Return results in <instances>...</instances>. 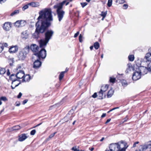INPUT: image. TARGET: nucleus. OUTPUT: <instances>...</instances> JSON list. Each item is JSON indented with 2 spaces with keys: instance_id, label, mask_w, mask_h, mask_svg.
I'll list each match as a JSON object with an SVG mask.
<instances>
[{
  "instance_id": "nucleus-21",
  "label": "nucleus",
  "mask_w": 151,
  "mask_h": 151,
  "mask_svg": "<svg viewBox=\"0 0 151 151\" xmlns=\"http://www.w3.org/2000/svg\"><path fill=\"white\" fill-rule=\"evenodd\" d=\"M73 113V109H72L69 112V113L66 115V116L64 117L65 119H66L68 117H71L72 116L71 115Z\"/></svg>"
},
{
  "instance_id": "nucleus-8",
  "label": "nucleus",
  "mask_w": 151,
  "mask_h": 151,
  "mask_svg": "<svg viewBox=\"0 0 151 151\" xmlns=\"http://www.w3.org/2000/svg\"><path fill=\"white\" fill-rule=\"evenodd\" d=\"M39 50L40 51L37 53L36 55L38 56L40 59L41 58H45L47 55L46 50L44 48H42Z\"/></svg>"
},
{
  "instance_id": "nucleus-30",
  "label": "nucleus",
  "mask_w": 151,
  "mask_h": 151,
  "mask_svg": "<svg viewBox=\"0 0 151 151\" xmlns=\"http://www.w3.org/2000/svg\"><path fill=\"white\" fill-rule=\"evenodd\" d=\"M19 13V11L18 10H16L14 11L13 12H12L11 14V16H13L15 15L18 14Z\"/></svg>"
},
{
  "instance_id": "nucleus-7",
  "label": "nucleus",
  "mask_w": 151,
  "mask_h": 151,
  "mask_svg": "<svg viewBox=\"0 0 151 151\" xmlns=\"http://www.w3.org/2000/svg\"><path fill=\"white\" fill-rule=\"evenodd\" d=\"M121 145L119 143H113L110 145L109 148L110 151H118L120 150H125L123 147H121Z\"/></svg>"
},
{
  "instance_id": "nucleus-42",
  "label": "nucleus",
  "mask_w": 151,
  "mask_h": 151,
  "mask_svg": "<svg viewBox=\"0 0 151 151\" xmlns=\"http://www.w3.org/2000/svg\"><path fill=\"white\" fill-rule=\"evenodd\" d=\"M82 38H83V37L80 34L79 35V41L80 42H82V41H83Z\"/></svg>"
},
{
  "instance_id": "nucleus-60",
  "label": "nucleus",
  "mask_w": 151,
  "mask_h": 151,
  "mask_svg": "<svg viewBox=\"0 0 151 151\" xmlns=\"http://www.w3.org/2000/svg\"><path fill=\"white\" fill-rule=\"evenodd\" d=\"M55 107V105H53V106H50V109H52V108H54V107Z\"/></svg>"
},
{
  "instance_id": "nucleus-20",
  "label": "nucleus",
  "mask_w": 151,
  "mask_h": 151,
  "mask_svg": "<svg viewBox=\"0 0 151 151\" xmlns=\"http://www.w3.org/2000/svg\"><path fill=\"white\" fill-rule=\"evenodd\" d=\"M108 88V86L107 85H103L101 87L100 91L103 93L106 91Z\"/></svg>"
},
{
  "instance_id": "nucleus-9",
  "label": "nucleus",
  "mask_w": 151,
  "mask_h": 151,
  "mask_svg": "<svg viewBox=\"0 0 151 151\" xmlns=\"http://www.w3.org/2000/svg\"><path fill=\"white\" fill-rule=\"evenodd\" d=\"M141 74L138 70L135 71L134 72L132 78L134 81H136L140 79L141 78Z\"/></svg>"
},
{
  "instance_id": "nucleus-3",
  "label": "nucleus",
  "mask_w": 151,
  "mask_h": 151,
  "mask_svg": "<svg viewBox=\"0 0 151 151\" xmlns=\"http://www.w3.org/2000/svg\"><path fill=\"white\" fill-rule=\"evenodd\" d=\"M39 16L37 19H52L50 9L45 8L39 12Z\"/></svg>"
},
{
  "instance_id": "nucleus-52",
  "label": "nucleus",
  "mask_w": 151,
  "mask_h": 151,
  "mask_svg": "<svg viewBox=\"0 0 151 151\" xmlns=\"http://www.w3.org/2000/svg\"><path fill=\"white\" fill-rule=\"evenodd\" d=\"M79 32H77L75 34L74 37H77L78 36V35H79Z\"/></svg>"
},
{
  "instance_id": "nucleus-40",
  "label": "nucleus",
  "mask_w": 151,
  "mask_h": 151,
  "mask_svg": "<svg viewBox=\"0 0 151 151\" xmlns=\"http://www.w3.org/2000/svg\"><path fill=\"white\" fill-rule=\"evenodd\" d=\"M125 2V0H116V2L119 3V4H122L124 3Z\"/></svg>"
},
{
  "instance_id": "nucleus-24",
  "label": "nucleus",
  "mask_w": 151,
  "mask_h": 151,
  "mask_svg": "<svg viewBox=\"0 0 151 151\" xmlns=\"http://www.w3.org/2000/svg\"><path fill=\"white\" fill-rule=\"evenodd\" d=\"M66 72L67 71H65L61 73L59 76V78L60 81H61L62 79L64 76V73Z\"/></svg>"
},
{
  "instance_id": "nucleus-5",
  "label": "nucleus",
  "mask_w": 151,
  "mask_h": 151,
  "mask_svg": "<svg viewBox=\"0 0 151 151\" xmlns=\"http://www.w3.org/2000/svg\"><path fill=\"white\" fill-rule=\"evenodd\" d=\"M29 47L28 46L24 48L21 51L19 52L18 57L19 60H24L25 58L27 55L29 53Z\"/></svg>"
},
{
  "instance_id": "nucleus-6",
  "label": "nucleus",
  "mask_w": 151,
  "mask_h": 151,
  "mask_svg": "<svg viewBox=\"0 0 151 151\" xmlns=\"http://www.w3.org/2000/svg\"><path fill=\"white\" fill-rule=\"evenodd\" d=\"M24 76V72L22 70H20L16 74H13L11 75L10 78L12 81V84H13L14 83L17 81V79H15L13 78V77H16L17 79L23 78Z\"/></svg>"
},
{
  "instance_id": "nucleus-48",
  "label": "nucleus",
  "mask_w": 151,
  "mask_h": 151,
  "mask_svg": "<svg viewBox=\"0 0 151 151\" xmlns=\"http://www.w3.org/2000/svg\"><path fill=\"white\" fill-rule=\"evenodd\" d=\"M30 4L32 6L35 7V6L36 3L34 2H32Z\"/></svg>"
},
{
  "instance_id": "nucleus-4",
  "label": "nucleus",
  "mask_w": 151,
  "mask_h": 151,
  "mask_svg": "<svg viewBox=\"0 0 151 151\" xmlns=\"http://www.w3.org/2000/svg\"><path fill=\"white\" fill-rule=\"evenodd\" d=\"M67 1H64L62 2L55 4L53 6V8L57 9L56 12L58 19H62L65 14V12L62 10L63 6Z\"/></svg>"
},
{
  "instance_id": "nucleus-54",
  "label": "nucleus",
  "mask_w": 151,
  "mask_h": 151,
  "mask_svg": "<svg viewBox=\"0 0 151 151\" xmlns=\"http://www.w3.org/2000/svg\"><path fill=\"white\" fill-rule=\"evenodd\" d=\"M22 95V94L20 92L17 96V98L19 99L21 98V96Z\"/></svg>"
},
{
  "instance_id": "nucleus-32",
  "label": "nucleus",
  "mask_w": 151,
  "mask_h": 151,
  "mask_svg": "<svg viewBox=\"0 0 151 151\" xmlns=\"http://www.w3.org/2000/svg\"><path fill=\"white\" fill-rule=\"evenodd\" d=\"M14 25L16 27H21L19 20H18L16 21L14 23Z\"/></svg>"
},
{
  "instance_id": "nucleus-63",
  "label": "nucleus",
  "mask_w": 151,
  "mask_h": 151,
  "mask_svg": "<svg viewBox=\"0 0 151 151\" xmlns=\"http://www.w3.org/2000/svg\"><path fill=\"white\" fill-rule=\"evenodd\" d=\"M93 46H91L90 47V49L91 50H92L93 49Z\"/></svg>"
},
{
  "instance_id": "nucleus-39",
  "label": "nucleus",
  "mask_w": 151,
  "mask_h": 151,
  "mask_svg": "<svg viewBox=\"0 0 151 151\" xmlns=\"http://www.w3.org/2000/svg\"><path fill=\"white\" fill-rule=\"evenodd\" d=\"M56 133H57L56 132H55L54 133L50 134L49 136V138L47 139V140H49L50 139L52 138L55 135Z\"/></svg>"
},
{
  "instance_id": "nucleus-10",
  "label": "nucleus",
  "mask_w": 151,
  "mask_h": 151,
  "mask_svg": "<svg viewBox=\"0 0 151 151\" xmlns=\"http://www.w3.org/2000/svg\"><path fill=\"white\" fill-rule=\"evenodd\" d=\"M12 24L11 22H5L3 27V29L6 31H9L12 27Z\"/></svg>"
},
{
  "instance_id": "nucleus-13",
  "label": "nucleus",
  "mask_w": 151,
  "mask_h": 151,
  "mask_svg": "<svg viewBox=\"0 0 151 151\" xmlns=\"http://www.w3.org/2000/svg\"><path fill=\"white\" fill-rule=\"evenodd\" d=\"M39 60H36L33 63V68L35 69L39 68L41 65L42 62Z\"/></svg>"
},
{
  "instance_id": "nucleus-38",
  "label": "nucleus",
  "mask_w": 151,
  "mask_h": 151,
  "mask_svg": "<svg viewBox=\"0 0 151 151\" xmlns=\"http://www.w3.org/2000/svg\"><path fill=\"white\" fill-rule=\"evenodd\" d=\"M0 99L1 101H7L8 100L7 99L5 96H2L0 98Z\"/></svg>"
},
{
  "instance_id": "nucleus-22",
  "label": "nucleus",
  "mask_w": 151,
  "mask_h": 151,
  "mask_svg": "<svg viewBox=\"0 0 151 151\" xmlns=\"http://www.w3.org/2000/svg\"><path fill=\"white\" fill-rule=\"evenodd\" d=\"M30 79V76L29 75H26L22 79L23 81H29Z\"/></svg>"
},
{
  "instance_id": "nucleus-50",
  "label": "nucleus",
  "mask_w": 151,
  "mask_h": 151,
  "mask_svg": "<svg viewBox=\"0 0 151 151\" xmlns=\"http://www.w3.org/2000/svg\"><path fill=\"white\" fill-rule=\"evenodd\" d=\"M97 95L96 93H95L94 94L92 95V97L93 98H96L97 96Z\"/></svg>"
},
{
  "instance_id": "nucleus-12",
  "label": "nucleus",
  "mask_w": 151,
  "mask_h": 151,
  "mask_svg": "<svg viewBox=\"0 0 151 151\" xmlns=\"http://www.w3.org/2000/svg\"><path fill=\"white\" fill-rule=\"evenodd\" d=\"M147 69L144 66H140L138 68V70L141 74L145 75L147 73Z\"/></svg>"
},
{
  "instance_id": "nucleus-57",
  "label": "nucleus",
  "mask_w": 151,
  "mask_h": 151,
  "mask_svg": "<svg viewBox=\"0 0 151 151\" xmlns=\"http://www.w3.org/2000/svg\"><path fill=\"white\" fill-rule=\"evenodd\" d=\"M6 0H0V4H2L6 1Z\"/></svg>"
},
{
  "instance_id": "nucleus-55",
  "label": "nucleus",
  "mask_w": 151,
  "mask_h": 151,
  "mask_svg": "<svg viewBox=\"0 0 151 151\" xmlns=\"http://www.w3.org/2000/svg\"><path fill=\"white\" fill-rule=\"evenodd\" d=\"M123 7L124 9H126L128 7V5L126 4H124L123 6Z\"/></svg>"
},
{
  "instance_id": "nucleus-17",
  "label": "nucleus",
  "mask_w": 151,
  "mask_h": 151,
  "mask_svg": "<svg viewBox=\"0 0 151 151\" xmlns=\"http://www.w3.org/2000/svg\"><path fill=\"white\" fill-rule=\"evenodd\" d=\"M18 48L17 46H12L9 49V52L11 53L15 52L18 51Z\"/></svg>"
},
{
  "instance_id": "nucleus-44",
  "label": "nucleus",
  "mask_w": 151,
  "mask_h": 151,
  "mask_svg": "<svg viewBox=\"0 0 151 151\" xmlns=\"http://www.w3.org/2000/svg\"><path fill=\"white\" fill-rule=\"evenodd\" d=\"M82 7L83 8L84 6H86L88 4L86 2L81 3Z\"/></svg>"
},
{
  "instance_id": "nucleus-61",
  "label": "nucleus",
  "mask_w": 151,
  "mask_h": 151,
  "mask_svg": "<svg viewBox=\"0 0 151 151\" xmlns=\"http://www.w3.org/2000/svg\"><path fill=\"white\" fill-rule=\"evenodd\" d=\"M3 44H4V46L5 47H7L8 46V44L6 43H3Z\"/></svg>"
},
{
  "instance_id": "nucleus-19",
  "label": "nucleus",
  "mask_w": 151,
  "mask_h": 151,
  "mask_svg": "<svg viewBox=\"0 0 151 151\" xmlns=\"http://www.w3.org/2000/svg\"><path fill=\"white\" fill-rule=\"evenodd\" d=\"M37 53H34L32 56V60L33 62H34L36 60H40L38 56L36 55Z\"/></svg>"
},
{
  "instance_id": "nucleus-33",
  "label": "nucleus",
  "mask_w": 151,
  "mask_h": 151,
  "mask_svg": "<svg viewBox=\"0 0 151 151\" xmlns=\"http://www.w3.org/2000/svg\"><path fill=\"white\" fill-rule=\"evenodd\" d=\"M20 24L21 27L24 26L26 24L25 21L24 20H19Z\"/></svg>"
},
{
  "instance_id": "nucleus-35",
  "label": "nucleus",
  "mask_w": 151,
  "mask_h": 151,
  "mask_svg": "<svg viewBox=\"0 0 151 151\" xmlns=\"http://www.w3.org/2000/svg\"><path fill=\"white\" fill-rule=\"evenodd\" d=\"M15 82L13 84H12V85L11 86L12 88V89H14L16 87L18 86L20 84V83H18L17 84L15 85Z\"/></svg>"
},
{
  "instance_id": "nucleus-29",
  "label": "nucleus",
  "mask_w": 151,
  "mask_h": 151,
  "mask_svg": "<svg viewBox=\"0 0 151 151\" xmlns=\"http://www.w3.org/2000/svg\"><path fill=\"white\" fill-rule=\"evenodd\" d=\"M94 46L96 49H98L99 47V44L98 42H95L94 44Z\"/></svg>"
},
{
  "instance_id": "nucleus-51",
  "label": "nucleus",
  "mask_w": 151,
  "mask_h": 151,
  "mask_svg": "<svg viewBox=\"0 0 151 151\" xmlns=\"http://www.w3.org/2000/svg\"><path fill=\"white\" fill-rule=\"evenodd\" d=\"M128 116H127L124 119V121L122 123H124V122H125L127 121V120L128 119Z\"/></svg>"
},
{
  "instance_id": "nucleus-36",
  "label": "nucleus",
  "mask_w": 151,
  "mask_h": 151,
  "mask_svg": "<svg viewBox=\"0 0 151 151\" xmlns=\"http://www.w3.org/2000/svg\"><path fill=\"white\" fill-rule=\"evenodd\" d=\"M4 48V45L2 43H0V53L1 52Z\"/></svg>"
},
{
  "instance_id": "nucleus-41",
  "label": "nucleus",
  "mask_w": 151,
  "mask_h": 151,
  "mask_svg": "<svg viewBox=\"0 0 151 151\" xmlns=\"http://www.w3.org/2000/svg\"><path fill=\"white\" fill-rule=\"evenodd\" d=\"M112 1V0H108L107 3V5L109 7H110L111 6Z\"/></svg>"
},
{
  "instance_id": "nucleus-31",
  "label": "nucleus",
  "mask_w": 151,
  "mask_h": 151,
  "mask_svg": "<svg viewBox=\"0 0 151 151\" xmlns=\"http://www.w3.org/2000/svg\"><path fill=\"white\" fill-rule=\"evenodd\" d=\"M107 11H105V12H101V16L102 17V19H104V18H105L107 14Z\"/></svg>"
},
{
  "instance_id": "nucleus-27",
  "label": "nucleus",
  "mask_w": 151,
  "mask_h": 151,
  "mask_svg": "<svg viewBox=\"0 0 151 151\" xmlns=\"http://www.w3.org/2000/svg\"><path fill=\"white\" fill-rule=\"evenodd\" d=\"M6 72L5 69L3 68L0 67V74L3 75Z\"/></svg>"
},
{
  "instance_id": "nucleus-23",
  "label": "nucleus",
  "mask_w": 151,
  "mask_h": 151,
  "mask_svg": "<svg viewBox=\"0 0 151 151\" xmlns=\"http://www.w3.org/2000/svg\"><path fill=\"white\" fill-rule=\"evenodd\" d=\"M114 93V91L112 89H111L109 90L107 94V97L108 98H110L112 96Z\"/></svg>"
},
{
  "instance_id": "nucleus-45",
  "label": "nucleus",
  "mask_w": 151,
  "mask_h": 151,
  "mask_svg": "<svg viewBox=\"0 0 151 151\" xmlns=\"http://www.w3.org/2000/svg\"><path fill=\"white\" fill-rule=\"evenodd\" d=\"M115 78H112L110 77V82L113 83L115 82Z\"/></svg>"
},
{
  "instance_id": "nucleus-26",
  "label": "nucleus",
  "mask_w": 151,
  "mask_h": 151,
  "mask_svg": "<svg viewBox=\"0 0 151 151\" xmlns=\"http://www.w3.org/2000/svg\"><path fill=\"white\" fill-rule=\"evenodd\" d=\"M22 127V126H20L19 125H17L13 127L12 128V129L13 130H19Z\"/></svg>"
},
{
  "instance_id": "nucleus-15",
  "label": "nucleus",
  "mask_w": 151,
  "mask_h": 151,
  "mask_svg": "<svg viewBox=\"0 0 151 151\" xmlns=\"http://www.w3.org/2000/svg\"><path fill=\"white\" fill-rule=\"evenodd\" d=\"M144 60L145 62L150 61L151 62V52H149L147 53L144 58Z\"/></svg>"
},
{
  "instance_id": "nucleus-53",
  "label": "nucleus",
  "mask_w": 151,
  "mask_h": 151,
  "mask_svg": "<svg viewBox=\"0 0 151 151\" xmlns=\"http://www.w3.org/2000/svg\"><path fill=\"white\" fill-rule=\"evenodd\" d=\"M147 70L151 72V65H150L149 66V65H148Z\"/></svg>"
},
{
  "instance_id": "nucleus-28",
  "label": "nucleus",
  "mask_w": 151,
  "mask_h": 151,
  "mask_svg": "<svg viewBox=\"0 0 151 151\" xmlns=\"http://www.w3.org/2000/svg\"><path fill=\"white\" fill-rule=\"evenodd\" d=\"M131 69H133L132 66H130L129 65H128L127 68L125 71L126 73H128L129 71H131Z\"/></svg>"
},
{
  "instance_id": "nucleus-62",
  "label": "nucleus",
  "mask_w": 151,
  "mask_h": 151,
  "mask_svg": "<svg viewBox=\"0 0 151 151\" xmlns=\"http://www.w3.org/2000/svg\"><path fill=\"white\" fill-rule=\"evenodd\" d=\"M119 108V107H116V108H114L112 109H111V110H112V111H113V110H114V109H118V108Z\"/></svg>"
},
{
  "instance_id": "nucleus-64",
  "label": "nucleus",
  "mask_w": 151,
  "mask_h": 151,
  "mask_svg": "<svg viewBox=\"0 0 151 151\" xmlns=\"http://www.w3.org/2000/svg\"><path fill=\"white\" fill-rule=\"evenodd\" d=\"M20 104V103L19 102V103L18 104H17L16 105V106H19Z\"/></svg>"
},
{
  "instance_id": "nucleus-43",
  "label": "nucleus",
  "mask_w": 151,
  "mask_h": 151,
  "mask_svg": "<svg viewBox=\"0 0 151 151\" xmlns=\"http://www.w3.org/2000/svg\"><path fill=\"white\" fill-rule=\"evenodd\" d=\"M36 132V130L35 129L32 130L30 132V134L32 135H33L35 134Z\"/></svg>"
},
{
  "instance_id": "nucleus-14",
  "label": "nucleus",
  "mask_w": 151,
  "mask_h": 151,
  "mask_svg": "<svg viewBox=\"0 0 151 151\" xmlns=\"http://www.w3.org/2000/svg\"><path fill=\"white\" fill-rule=\"evenodd\" d=\"M29 36L28 32L27 30L23 31L21 34V37L24 40L27 39Z\"/></svg>"
},
{
  "instance_id": "nucleus-11",
  "label": "nucleus",
  "mask_w": 151,
  "mask_h": 151,
  "mask_svg": "<svg viewBox=\"0 0 151 151\" xmlns=\"http://www.w3.org/2000/svg\"><path fill=\"white\" fill-rule=\"evenodd\" d=\"M30 48L34 52L37 53L40 50V48L35 44H32L30 46Z\"/></svg>"
},
{
  "instance_id": "nucleus-18",
  "label": "nucleus",
  "mask_w": 151,
  "mask_h": 151,
  "mask_svg": "<svg viewBox=\"0 0 151 151\" xmlns=\"http://www.w3.org/2000/svg\"><path fill=\"white\" fill-rule=\"evenodd\" d=\"M28 137V136L25 134H23L19 136V140L20 141H23Z\"/></svg>"
},
{
  "instance_id": "nucleus-47",
  "label": "nucleus",
  "mask_w": 151,
  "mask_h": 151,
  "mask_svg": "<svg viewBox=\"0 0 151 151\" xmlns=\"http://www.w3.org/2000/svg\"><path fill=\"white\" fill-rule=\"evenodd\" d=\"M72 150L73 151H79V150L76 148V147H73L72 148Z\"/></svg>"
},
{
  "instance_id": "nucleus-25",
  "label": "nucleus",
  "mask_w": 151,
  "mask_h": 151,
  "mask_svg": "<svg viewBox=\"0 0 151 151\" xmlns=\"http://www.w3.org/2000/svg\"><path fill=\"white\" fill-rule=\"evenodd\" d=\"M103 93L102 91H99L98 95V99H101L103 98Z\"/></svg>"
},
{
  "instance_id": "nucleus-46",
  "label": "nucleus",
  "mask_w": 151,
  "mask_h": 151,
  "mask_svg": "<svg viewBox=\"0 0 151 151\" xmlns=\"http://www.w3.org/2000/svg\"><path fill=\"white\" fill-rule=\"evenodd\" d=\"M28 8V6L27 5H25L22 8V10L23 11L25 10V9H27Z\"/></svg>"
},
{
  "instance_id": "nucleus-59",
  "label": "nucleus",
  "mask_w": 151,
  "mask_h": 151,
  "mask_svg": "<svg viewBox=\"0 0 151 151\" xmlns=\"http://www.w3.org/2000/svg\"><path fill=\"white\" fill-rule=\"evenodd\" d=\"M106 116V113H103L101 115V117L104 118V117H105Z\"/></svg>"
},
{
  "instance_id": "nucleus-1",
  "label": "nucleus",
  "mask_w": 151,
  "mask_h": 151,
  "mask_svg": "<svg viewBox=\"0 0 151 151\" xmlns=\"http://www.w3.org/2000/svg\"><path fill=\"white\" fill-rule=\"evenodd\" d=\"M52 19H38L36 23V28L33 36L35 38L39 37L40 33H43L50 25V21Z\"/></svg>"
},
{
  "instance_id": "nucleus-34",
  "label": "nucleus",
  "mask_w": 151,
  "mask_h": 151,
  "mask_svg": "<svg viewBox=\"0 0 151 151\" xmlns=\"http://www.w3.org/2000/svg\"><path fill=\"white\" fill-rule=\"evenodd\" d=\"M128 58L129 61H132L134 60V57L133 55H130L128 56Z\"/></svg>"
},
{
  "instance_id": "nucleus-58",
  "label": "nucleus",
  "mask_w": 151,
  "mask_h": 151,
  "mask_svg": "<svg viewBox=\"0 0 151 151\" xmlns=\"http://www.w3.org/2000/svg\"><path fill=\"white\" fill-rule=\"evenodd\" d=\"M111 119H108L106 121V122L105 123L107 124V123H108L109 122H110V121H111Z\"/></svg>"
},
{
  "instance_id": "nucleus-16",
  "label": "nucleus",
  "mask_w": 151,
  "mask_h": 151,
  "mask_svg": "<svg viewBox=\"0 0 151 151\" xmlns=\"http://www.w3.org/2000/svg\"><path fill=\"white\" fill-rule=\"evenodd\" d=\"M141 148L140 149L139 151H143L144 150H146L147 148H151V144L150 143L147 145H144L141 146Z\"/></svg>"
},
{
  "instance_id": "nucleus-37",
  "label": "nucleus",
  "mask_w": 151,
  "mask_h": 151,
  "mask_svg": "<svg viewBox=\"0 0 151 151\" xmlns=\"http://www.w3.org/2000/svg\"><path fill=\"white\" fill-rule=\"evenodd\" d=\"M122 85L124 86H126L127 85V83L126 81L124 80H123L122 81Z\"/></svg>"
},
{
  "instance_id": "nucleus-56",
  "label": "nucleus",
  "mask_w": 151,
  "mask_h": 151,
  "mask_svg": "<svg viewBox=\"0 0 151 151\" xmlns=\"http://www.w3.org/2000/svg\"><path fill=\"white\" fill-rule=\"evenodd\" d=\"M28 100H27V99H26V100H24L23 101V104H26L27 102L28 101Z\"/></svg>"
},
{
  "instance_id": "nucleus-2",
  "label": "nucleus",
  "mask_w": 151,
  "mask_h": 151,
  "mask_svg": "<svg viewBox=\"0 0 151 151\" xmlns=\"http://www.w3.org/2000/svg\"><path fill=\"white\" fill-rule=\"evenodd\" d=\"M54 33V32L52 30H47L45 34L44 40H41L39 42L40 48H44L47 45L50 39L51 38Z\"/></svg>"
},
{
  "instance_id": "nucleus-49",
  "label": "nucleus",
  "mask_w": 151,
  "mask_h": 151,
  "mask_svg": "<svg viewBox=\"0 0 151 151\" xmlns=\"http://www.w3.org/2000/svg\"><path fill=\"white\" fill-rule=\"evenodd\" d=\"M139 143V142H135L133 144V147H134L136 146V144H138Z\"/></svg>"
}]
</instances>
